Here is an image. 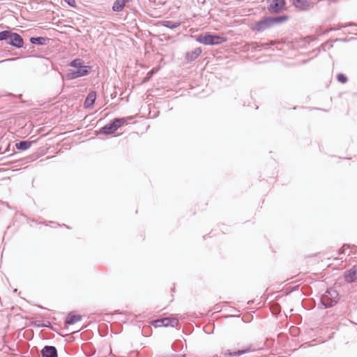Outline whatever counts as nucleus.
<instances>
[{
  "mask_svg": "<svg viewBox=\"0 0 357 357\" xmlns=\"http://www.w3.org/2000/svg\"><path fill=\"white\" fill-rule=\"evenodd\" d=\"M5 40L7 44L17 49L24 46L22 37L16 32L10 30L0 31V41Z\"/></svg>",
  "mask_w": 357,
  "mask_h": 357,
  "instance_id": "obj_1",
  "label": "nucleus"
},
{
  "mask_svg": "<svg viewBox=\"0 0 357 357\" xmlns=\"http://www.w3.org/2000/svg\"><path fill=\"white\" fill-rule=\"evenodd\" d=\"M338 292L333 288L328 289L320 297L321 308H329L337 303Z\"/></svg>",
  "mask_w": 357,
  "mask_h": 357,
  "instance_id": "obj_2",
  "label": "nucleus"
},
{
  "mask_svg": "<svg viewBox=\"0 0 357 357\" xmlns=\"http://www.w3.org/2000/svg\"><path fill=\"white\" fill-rule=\"evenodd\" d=\"M195 40L199 43L205 45H220L227 40V38L216 34L211 33H205L195 36Z\"/></svg>",
  "mask_w": 357,
  "mask_h": 357,
  "instance_id": "obj_3",
  "label": "nucleus"
},
{
  "mask_svg": "<svg viewBox=\"0 0 357 357\" xmlns=\"http://www.w3.org/2000/svg\"><path fill=\"white\" fill-rule=\"evenodd\" d=\"M92 70L91 66H84L76 70H69L66 73V78L69 80L88 75Z\"/></svg>",
  "mask_w": 357,
  "mask_h": 357,
  "instance_id": "obj_4",
  "label": "nucleus"
},
{
  "mask_svg": "<svg viewBox=\"0 0 357 357\" xmlns=\"http://www.w3.org/2000/svg\"><path fill=\"white\" fill-rule=\"evenodd\" d=\"M272 27L271 17H264L261 20L256 22L251 29L252 31L263 32Z\"/></svg>",
  "mask_w": 357,
  "mask_h": 357,
  "instance_id": "obj_5",
  "label": "nucleus"
},
{
  "mask_svg": "<svg viewBox=\"0 0 357 357\" xmlns=\"http://www.w3.org/2000/svg\"><path fill=\"white\" fill-rule=\"evenodd\" d=\"M291 5L298 10L307 11L314 7L312 0H289Z\"/></svg>",
  "mask_w": 357,
  "mask_h": 357,
  "instance_id": "obj_6",
  "label": "nucleus"
},
{
  "mask_svg": "<svg viewBox=\"0 0 357 357\" xmlns=\"http://www.w3.org/2000/svg\"><path fill=\"white\" fill-rule=\"evenodd\" d=\"M268 10L271 13H279L285 6L284 0H268Z\"/></svg>",
  "mask_w": 357,
  "mask_h": 357,
  "instance_id": "obj_7",
  "label": "nucleus"
},
{
  "mask_svg": "<svg viewBox=\"0 0 357 357\" xmlns=\"http://www.w3.org/2000/svg\"><path fill=\"white\" fill-rule=\"evenodd\" d=\"M178 320L176 318L165 317L160 319L154 321V326L155 327L159 326H172L175 327L178 325Z\"/></svg>",
  "mask_w": 357,
  "mask_h": 357,
  "instance_id": "obj_8",
  "label": "nucleus"
},
{
  "mask_svg": "<svg viewBox=\"0 0 357 357\" xmlns=\"http://www.w3.org/2000/svg\"><path fill=\"white\" fill-rule=\"evenodd\" d=\"M118 130V126H116L113 119L107 124L102 127L98 131L99 135H111Z\"/></svg>",
  "mask_w": 357,
  "mask_h": 357,
  "instance_id": "obj_9",
  "label": "nucleus"
},
{
  "mask_svg": "<svg viewBox=\"0 0 357 357\" xmlns=\"http://www.w3.org/2000/svg\"><path fill=\"white\" fill-rule=\"evenodd\" d=\"M344 278L346 282L353 283L357 281V266H352L344 273Z\"/></svg>",
  "mask_w": 357,
  "mask_h": 357,
  "instance_id": "obj_10",
  "label": "nucleus"
},
{
  "mask_svg": "<svg viewBox=\"0 0 357 357\" xmlns=\"http://www.w3.org/2000/svg\"><path fill=\"white\" fill-rule=\"evenodd\" d=\"M42 357H58L57 349L54 346H45L40 351Z\"/></svg>",
  "mask_w": 357,
  "mask_h": 357,
  "instance_id": "obj_11",
  "label": "nucleus"
},
{
  "mask_svg": "<svg viewBox=\"0 0 357 357\" xmlns=\"http://www.w3.org/2000/svg\"><path fill=\"white\" fill-rule=\"evenodd\" d=\"M96 99V92L92 91L89 92L84 100V106L86 109H92Z\"/></svg>",
  "mask_w": 357,
  "mask_h": 357,
  "instance_id": "obj_12",
  "label": "nucleus"
},
{
  "mask_svg": "<svg viewBox=\"0 0 357 357\" xmlns=\"http://www.w3.org/2000/svg\"><path fill=\"white\" fill-rule=\"evenodd\" d=\"M82 319V316L79 314H75L73 312H70L68 313L67 317L65 319V324L68 325H73Z\"/></svg>",
  "mask_w": 357,
  "mask_h": 357,
  "instance_id": "obj_13",
  "label": "nucleus"
},
{
  "mask_svg": "<svg viewBox=\"0 0 357 357\" xmlns=\"http://www.w3.org/2000/svg\"><path fill=\"white\" fill-rule=\"evenodd\" d=\"M202 52V50L201 47H197L193 51L188 52L186 54V59L188 61H195L197 59Z\"/></svg>",
  "mask_w": 357,
  "mask_h": 357,
  "instance_id": "obj_14",
  "label": "nucleus"
},
{
  "mask_svg": "<svg viewBox=\"0 0 357 357\" xmlns=\"http://www.w3.org/2000/svg\"><path fill=\"white\" fill-rule=\"evenodd\" d=\"M130 0H116L112 6V10L114 12H121L123 10L126 4L128 3Z\"/></svg>",
  "mask_w": 357,
  "mask_h": 357,
  "instance_id": "obj_15",
  "label": "nucleus"
},
{
  "mask_svg": "<svg viewBox=\"0 0 357 357\" xmlns=\"http://www.w3.org/2000/svg\"><path fill=\"white\" fill-rule=\"evenodd\" d=\"M30 43L33 45H45L47 44V41L49 40L48 38L43 36L31 37Z\"/></svg>",
  "mask_w": 357,
  "mask_h": 357,
  "instance_id": "obj_16",
  "label": "nucleus"
},
{
  "mask_svg": "<svg viewBox=\"0 0 357 357\" xmlns=\"http://www.w3.org/2000/svg\"><path fill=\"white\" fill-rule=\"evenodd\" d=\"M158 24L160 26H163L169 28L171 29H174L180 26V25H181V22H172V21H169V20L160 21V22H158Z\"/></svg>",
  "mask_w": 357,
  "mask_h": 357,
  "instance_id": "obj_17",
  "label": "nucleus"
},
{
  "mask_svg": "<svg viewBox=\"0 0 357 357\" xmlns=\"http://www.w3.org/2000/svg\"><path fill=\"white\" fill-rule=\"evenodd\" d=\"M271 20L273 27L276 24H280L287 21L289 20V16L283 15L276 17H271Z\"/></svg>",
  "mask_w": 357,
  "mask_h": 357,
  "instance_id": "obj_18",
  "label": "nucleus"
},
{
  "mask_svg": "<svg viewBox=\"0 0 357 357\" xmlns=\"http://www.w3.org/2000/svg\"><path fill=\"white\" fill-rule=\"evenodd\" d=\"M31 146V142L29 140L20 141L15 144V147L17 150L26 151Z\"/></svg>",
  "mask_w": 357,
  "mask_h": 357,
  "instance_id": "obj_19",
  "label": "nucleus"
},
{
  "mask_svg": "<svg viewBox=\"0 0 357 357\" xmlns=\"http://www.w3.org/2000/svg\"><path fill=\"white\" fill-rule=\"evenodd\" d=\"M250 351H251L250 347H247L245 349H241V350H238L237 351H234V352L229 351L228 350L227 354H228L231 357H232V356H241V355L248 353Z\"/></svg>",
  "mask_w": 357,
  "mask_h": 357,
  "instance_id": "obj_20",
  "label": "nucleus"
},
{
  "mask_svg": "<svg viewBox=\"0 0 357 357\" xmlns=\"http://www.w3.org/2000/svg\"><path fill=\"white\" fill-rule=\"evenodd\" d=\"M132 118L131 116L130 117H123V118H115L113 119L114 123L116 126H118V129L123 126L127 121L128 119H132Z\"/></svg>",
  "mask_w": 357,
  "mask_h": 357,
  "instance_id": "obj_21",
  "label": "nucleus"
},
{
  "mask_svg": "<svg viewBox=\"0 0 357 357\" xmlns=\"http://www.w3.org/2000/svg\"><path fill=\"white\" fill-rule=\"evenodd\" d=\"M69 66L77 69L84 66V65L83 61L81 59H75L70 63Z\"/></svg>",
  "mask_w": 357,
  "mask_h": 357,
  "instance_id": "obj_22",
  "label": "nucleus"
},
{
  "mask_svg": "<svg viewBox=\"0 0 357 357\" xmlns=\"http://www.w3.org/2000/svg\"><path fill=\"white\" fill-rule=\"evenodd\" d=\"M337 79L342 84H344L347 82V77L343 73H338L337 75Z\"/></svg>",
  "mask_w": 357,
  "mask_h": 357,
  "instance_id": "obj_23",
  "label": "nucleus"
},
{
  "mask_svg": "<svg viewBox=\"0 0 357 357\" xmlns=\"http://www.w3.org/2000/svg\"><path fill=\"white\" fill-rule=\"evenodd\" d=\"M35 326H36L38 327L45 328V327H49L50 326V324L48 322V324H46L40 323V321H37L35 322Z\"/></svg>",
  "mask_w": 357,
  "mask_h": 357,
  "instance_id": "obj_24",
  "label": "nucleus"
},
{
  "mask_svg": "<svg viewBox=\"0 0 357 357\" xmlns=\"http://www.w3.org/2000/svg\"><path fill=\"white\" fill-rule=\"evenodd\" d=\"M69 6L75 8L76 2L75 0H63Z\"/></svg>",
  "mask_w": 357,
  "mask_h": 357,
  "instance_id": "obj_25",
  "label": "nucleus"
},
{
  "mask_svg": "<svg viewBox=\"0 0 357 357\" xmlns=\"http://www.w3.org/2000/svg\"><path fill=\"white\" fill-rule=\"evenodd\" d=\"M349 248V245H347V244H344L338 251V255H342L344 253V248Z\"/></svg>",
  "mask_w": 357,
  "mask_h": 357,
  "instance_id": "obj_26",
  "label": "nucleus"
},
{
  "mask_svg": "<svg viewBox=\"0 0 357 357\" xmlns=\"http://www.w3.org/2000/svg\"><path fill=\"white\" fill-rule=\"evenodd\" d=\"M310 346V343L305 342V343L301 344V347H303V348L305 349V348L309 347Z\"/></svg>",
  "mask_w": 357,
  "mask_h": 357,
  "instance_id": "obj_27",
  "label": "nucleus"
}]
</instances>
